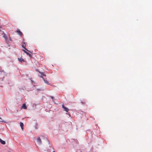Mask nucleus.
<instances>
[{"mask_svg": "<svg viewBox=\"0 0 152 152\" xmlns=\"http://www.w3.org/2000/svg\"><path fill=\"white\" fill-rule=\"evenodd\" d=\"M4 75V72L3 70L0 71V80H3Z\"/></svg>", "mask_w": 152, "mask_h": 152, "instance_id": "nucleus-1", "label": "nucleus"}, {"mask_svg": "<svg viewBox=\"0 0 152 152\" xmlns=\"http://www.w3.org/2000/svg\"><path fill=\"white\" fill-rule=\"evenodd\" d=\"M3 37L5 39L6 42L8 44V40L7 37L6 35L4 33H3Z\"/></svg>", "mask_w": 152, "mask_h": 152, "instance_id": "nucleus-2", "label": "nucleus"}, {"mask_svg": "<svg viewBox=\"0 0 152 152\" xmlns=\"http://www.w3.org/2000/svg\"><path fill=\"white\" fill-rule=\"evenodd\" d=\"M62 107L63 108L64 111L67 112H68V111L69 110V109H68L67 107H64L63 104L62 105Z\"/></svg>", "mask_w": 152, "mask_h": 152, "instance_id": "nucleus-3", "label": "nucleus"}, {"mask_svg": "<svg viewBox=\"0 0 152 152\" xmlns=\"http://www.w3.org/2000/svg\"><path fill=\"white\" fill-rule=\"evenodd\" d=\"M40 77H42V79H43V80L44 81L45 83L46 84H48V85H50V83H49V82L48 81H47V80H45L44 78L42 77V76H40Z\"/></svg>", "mask_w": 152, "mask_h": 152, "instance_id": "nucleus-4", "label": "nucleus"}, {"mask_svg": "<svg viewBox=\"0 0 152 152\" xmlns=\"http://www.w3.org/2000/svg\"><path fill=\"white\" fill-rule=\"evenodd\" d=\"M37 142L39 144L41 143V141L40 138L39 137H38L37 138Z\"/></svg>", "mask_w": 152, "mask_h": 152, "instance_id": "nucleus-5", "label": "nucleus"}, {"mask_svg": "<svg viewBox=\"0 0 152 152\" xmlns=\"http://www.w3.org/2000/svg\"><path fill=\"white\" fill-rule=\"evenodd\" d=\"M17 32L18 33V34L20 36H21L22 35V33L20 31L19 29H18L17 30Z\"/></svg>", "mask_w": 152, "mask_h": 152, "instance_id": "nucleus-6", "label": "nucleus"}, {"mask_svg": "<svg viewBox=\"0 0 152 152\" xmlns=\"http://www.w3.org/2000/svg\"><path fill=\"white\" fill-rule=\"evenodd\" d=\"M0 142L3 145H4L6 143L4 141L2 140L0 138Z\"/></svg>", "mask_w": 152, "mask_h": 152, "instance_id": "nucleus-7", "label": "nucleus"}, {"mask_svg": "<svg viewBox=\"0 0 152 152\" xmlns=\"http://www.w3.org/2000/svg\"><path fill=\"white\" fill-rule=\"evenodd\" d=\"M23 51L26 53L27 55H28L30 57H31V54H29L25 50H23Z\"/></svg>", "mask_w": 152, "mask_h": 152, "instance_id": "nucleus-8", "label": "nucleus"}, {"mask_svg": "<svg viewBox=\"0 0 152 152\" xmlns=\"http://www.w3.org/2000/svg\"><path fill=\"white\" fill-rule=\"evenodd\" d=\"M20 126L21 127L22 129L23 130V126H24V124H23V123L21 122H20Z\"/></svg>", "mask_w": 152, "mask_h": 152, "instance_id": "nucleus-9", "label": "nucleus"}, {"mask_svg": "<svg viewBox=\"0 0 152 152\" xmlns=\"http://www.w3.org/2000/svg\"><path fill=\"white\" fill-rule=\"evenodd\" d=\"M22 108L25 109H27V107L25 104H23Z\"/></svg>", "mask_w": 152, "mask_h": 152, "instance_id": "nucleus-10", "label": "nucleus"}, {"mask_svg": "<svg viewBox=\"0 0 152 152\" xmlns=\"http://www.w3.org/2000/svg\"><path fill=\"white\" fill-rule=\"evenodd\" d=\"M18 60L20 62H22V61H24V60L22 58H18Z\"/></svg>", "mask_w": 152, "mask_h": 152, "instance_id": "nucleus-11", "label": "nucleus"}, {"mask_svg": "<svg viewBox=\"0 0 152 152\" xmlns=\"http://www.w3.org/2000/svg\"><path fill=\"white\" fill-rule=\"evenodd\" d=\"M22 46L23 48L24 49H25L26 50H27V51H28L29 52H30L31 53H32H32L31 52H30V51H29V50H27V49H26V48L24 47V45H22Z\"/></svg>", "mask_w": 152, "mask_h": 152, "instance_id": "nucleus-12", "label": "nucleus"}, {"mask_svg": "<svg viewBox=\"0 0 152 152\" xmlns=\"http://www.w3.org/2000/svg\"><path fill=\"white\" fill-rule=\"evenodd\" d=\"M39 72L43 76H46V75L45 74H44L43 73H41L40 72Z\"/></svg>", "mask_w": 152, "mask_h": 152, "instance_id": "nucleus-13", "label": "nucleus"}, {"mask_svg": "<svg viewBox=\"0 0 152 152\" xmlns=\"http://www.w3.org/2000/svg\"><path fill=\"white\" fill-rule=\"evenodd\" d=\"M51 98L52 99V100L54 101V99L53 97V96H50Z\"/></svg>", "mask_w": 152, "mask_h": 152, "instance_id": "nucleus-14", "label": "nucleus"}, {"mask_svg": "<svg viewBox=\"0 0 152 152\" xmlns=\"http://www.w3.org/2000/svg\"><path fill=\"white\" fill-rule=\"evenodd\" d=\"M66 114L69 115V117H70L71 115L70 114H69V113H66Z\"/></svg>", "mask_w": 152, "mask_h": 152, "instance_id": "nucleus-15", "label": "nucleus"}, {"mask_svg": "<svg viewBox=\"0 0 152 152\" xmlns=\"http://www.w3.org/2000/svg\"><path fill=\"white\" fill-rule=\"evenodd\" d=\"M0 121L3 122H4L5 123H6V121Z\"/></svg>", "mask_w": 152, "mask_h": 152, "instance_id": "nucleus-16", "label": "nucleus"}, {"mask_svg": "<svg viewBox=\"0 0 152 152\" xmlns=\"http://www.w3.org/2000/svg\"><path fill=\"white\" fill-rule=\"evenodd\" d=\"M37 91H39L40 90V89H37Z\"/></svg>", "mask_w": 152, "mask_h": 152, "instance_id": "nucleus-17", "label": "nucleus"}, {"mask_svg": "<svg viewBox=\"0 0 152 152\" xmlns=\"http://www.w3.org/2000/svg\"><path fill=\"white\" fill-rule=\"evenodd\" d=\"M10 41H12V40H11V38H10Z\"/></svg>", "mask_w": 152, "mask_h": 152, "instance_id": "nucleus-18", "label": "nucleus"}, {"mask_svg": "<svg viewBox=\"0 0 152 152\" xmlns=\"http://www.w3.org/2000/svg\"><path fill=\"white\" fill-rule=\"evenodd\" d=\"M31 82H32V83L34 82V81H33L32 80H31Z\"/></svg>", "mask_w": 152, "mask_h": 152, "instance_id": "nucleus-19", "label": "nucleus"}, {"mask_svg": "<svg viewBox=\"0 0 152 152\" xmlns=\"http://www.w3.org/2000/svg\"><path fill=\"white\" fill-rule=\"evenodd\" d=\"M0 119H1V120L2 119H1V118H0Z\"/></svg>", "mask_w": 152, "mask_h": 152, "instance_id": "nucleus-20", "label": "nucleus"}, {"mask_svg": "<svg viewBox=\"0 0 152 152\" xmlns=\"http://www.w3.org/2000/svg\"><path fill=\"white\" fill-rule=\"evenodd\" d=\"M53 152H56L55 151H53Z\"/></svg>", "mask_w": 152, "mask_h": 152, "instance_id": "nucleus-21", "label": "nucleus"}]
</instances>
